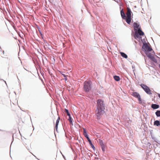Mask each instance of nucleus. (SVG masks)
Returning <instances> with one entry per match:
<instances>
[{
    "mask_svg": "<svg viewBox=\"0 0 160 160\" xmlns=\"http://www.w3.org/2000/svg\"><path fill=\"white\" fill-rule=\"evenodd\" d=\"M4 81V82H5V83L6 84V82L5 81Z\"/></svg>",
    "mask_w": 160,
    "mask_h": 160,
    "instance_id": "31",
    "label": "nucleus"
},
{
    "mask_svg": "<svg viewBox=\"0 0 160 160\" xmlns=\"http://www.w3.org/2000/svg\"><path fill=\"white\" fill-rule=\"evenodd\" d=\"M3 54H4V51H3Z\"/></svg>",
    "mask_w": 160,
    "mask_h": 160,
    "instance_id": "32",
    "label": "nucleus"
},
{
    "mask_svg": "<svg viewBox=\"0 0 160 160\" xmlns=\"http://www.w3.org/2000/svg\"><path fill=\"white\" fill-rule=\"evenodd\" d=\"M105 105L103 100L99 99L97 101V109L96 114L98 119H100V116L102 115L105 112Z\"/></svg>",
    "mask_w": 160,
    "mask_h": 160,
    "instance_id": "1",
    "label": "nucleus"
},
{
    "mask_svg": "<svg viewBox=\"0 0 160 160\" xmlns=\"http://www.w3.org/2000/svg\"><path fill=\"white\" fill-rule=\"evenodd\" d=\"M83 84L84 91L87 93L89 92L92 88V82L90 81H85Z\"/></svg>",
    "mask_w": 160,
    "mask_h": 160,
    "instance_id": "3",
    "label": "nucleus"
},
{
    "mask_svg": "<svg viewBox=\"0 0 160 160\" xmlns=\"http://www.w3.org/2000/svg\"><path fill=\"white\" fill-rule=\"evenodd\" d=\"M120 12H121V17H122V18L123 19L126 18V17L125 15V14L123 9H122L121 11Z\"/></svg>",
    "mask_w": 160,
    "mask_h": 160,
    "instance_id": "12",
    "label": "nucleus"
},
{
    "mask_svg": "<svg viewBox=\"0 0 160 160\" xmlns=\"http://www.w3.org/2000/svg\"><path fill=\"white\" fill-rule=\"evenodd\" d=\"M155 114L157 117H160V110H157L155 112Z\"/></svg>",
    "mask_w": 160,
    "mask_h": 160,
    "instance_id": "17",
    "label": "nucleus"
},
{
    "mask_svg": "<svg viewBox=\"0 0 160 160\" xmlns=\"http://www.w3.org/2000/svg\"><path fill=\"white\" fill-rule=\"evenodd\" d=\"M145 53L146 54L147 56L153 62H154L155 63H157V60L155 58V57L152 55L151 54L148 53L147 52H145Z\"/></svg>",
    "mask_w": 160,
    "mask_h": 160,
    "instance_id": "6",
    "label": "nucleus"
},
{
    "mask_svg": "<svg viewBox=\"0 0 160 160\" xmlns=\"http://www.w3.org/2000/svg\"><path fill=\"white\" fill-rule=\"evenodd\" d=\"M98 160H101V159H99Z\"/></svg>",
    "mask_w": 160,
    "mask_h": 160,
    "instance_id": "34",
    "label": "nucleus"
},
{
    "mask_svg": "<svg viewBox=\"0 0 160 160\" xmlns=\"http://www.w3.org/2000/svg\"><path fill=\"white\" fill-rule=\"evenodd\" d=\"M137 98L138 99V100L139 101V103H140V104L142 103V99L141 98L140 96L139 97H138Z\"/></svg>",
    "mask_w": 160,
    "mask_h": 160,
    "instance_id": "22",
    "label": "nucleus"
},
{
    "mask_svg": "<svg viewBox=\"0 0 160 160\" xmlns=\"http://www.w3.org/2000/svg\"><path fill=\"white\" fill-rule=\"evenodd\" d=\"M132 95L136 98H138L140 95L137 92H133L132 93Z\"/></svg>",
    "mask_w": 160,
    "mask_h": 160,
    "instance_id": "10",
    "label": "nucleus"
},
{
    "mask_svg": "<svg viewBox=\"0 0 160 160\" xmlns=\"http://www.w3.org/2000/svg\"><path fill=\"white\" fill-rule=\"evenodd\" d=\"M140 86L147 94L149 95L152 94L151 90L148 86L144 84H141Z\"/></svg>",
    "mask_w": 160,
    "mask_h": 160,
    "instance_id": "5",
    "label": "nucleus"
},
{
    "mask_svg": "<svg viewBox=\"0 0 160 160\" xmlns=\"http://www.w3.org/2000/svg\"><path fill=\"white\" fill-rule=\"evenodd\" d=\"M124 19L126 20V21L128 24H130L131 21V17H126V18Z\"/></svg>",
    "mask_w": 160,
    "mask_h": 160,
    "instance_id": "11",
    "label": "nucleus"
},
{
    "mask_svg": "<svg viewBox=\"0 0 160 160\" xmlns=\"http://www.w3.org/2000/svg\"><path fill=\"white\" fill-rule=\"evenodd\" d=\"M68 120L69 121L70 124L73 125V122H72V119L71 117V116L69 117V118L68 119Z\"/></svg>",
    "mask_w": 160,
    "mask_h": 160,
    "instance_id": "16",
    "label": "nucleus"
},
{
    "mask_svg": "<svg viewBox=\"0 0 160 160\" xmlns=\"http://www.w3.org/2000/svg\"><path fill=\"white\" fill-rule=\"evenodd\" d=\"M58 125H56L55 127V129L56 130L57 132H58Z\"/></svg>",
    "mask_w": 160,
    "mask_h": 160,
    "instance_id": "25",
    "label": "nucleus"
},
{
    "mask_svg": "<svg viewBox=\"0 0 160 160\" xmlns=\"http://www.w3.org/2000/svg\"><path fill=\"white\" fill-rule=\"evenodd\" d=\"M95 159H98V160L99 159V158L98 157H95Z\"/></svg>",
    "mask_w": 160,
    "mask_h": 160,
    "instance_id": "29",
    "label": "nucleus"
},
{
    "mask_svg": "<svg viewBox=\"0 0 160 160\" xmlns=\"http://www.w3.org/2000/svg\"><path fill=\"white\" fill-rule=\"evenodd\" d=\"M62 74V75L64 77H66V76H67V75H66L64 74H62V73H61Z\"/></svg>",
    "mask_w": 160,
    "mask_h": 160,
    "instance_id": "27",
    "label": "nucleus"
},
{
    "mask_svg": "<svg viewBox=\"0 0 160 160\" xmlns=\"http://www.w3.org/2000/svg\"><path fill=\"white\" fill-rule=\"evenodd\" d=\"M127 121H128V124H129L130 123L131 121V120H130V119H129V118H128V120H127Z\"/></svg>",
    "mask_w": 160,
    "mask_h": 160,
    "instance_id": "24",
    "label": "nucleus"
},
{
    "mask_svg": "<svg viewBox=\"0 0 160 160\" xmlns=\"http://www.w3.org/2000/svg\"><path fill=\"white\" fill-rule=\"evenodd\" d=\"M59 121H60V118H59V117H58V119H57V120L56 121V124H55L56 125H57V126L58 125V123H59Z\"/></svg>",
    "mask_w": 160,
    "mask_h": 160,
    "instance_id": "21",
    "label": "nucleus"
},
{
    "mask_svg": "<svg viewBox=\"0 0 160 160\" xmlns=\"http://www.w3.org/2000/svg\"><path fill=\"white\" fill-rule=\"evenodd\" d=\"M134 68V67H133V66L132 67V68Z\"/></svg>",
    "mask_w": 160,
    "mask_h": 160,
    "instance_id": "35",
    "label": "nucleus"
},
{
    "mask_svg": "<svg viewBox=\"0 0 160 160\" xmlns=\"http://www.w3.org/2000/svg\"><path fill=\"white\" fill-rule=\"evenodd\" d=\"M113 78L115 80L117 81H119L120 80V78L119 76L115 75L113 76Z\"/></svg>",
    "mask_w": 160,
    "mask_h": 160,
    "instance_id": "15",
    "label": "nucleus"
},
{
    "mask_svg": "<svg viewBox=\"0 0 160 160\" xmlns=\"http://www.w3.org/2000/svg\"><path fill=\"white\" fill-rule=\"evenodd\" d=\"M66 77H67V76H66V77H64V79L65 81H67V80Z\"/></svg>",
    "mask_w": 160,
    "mask_h": 160,
    "instance_id": "28",
    "label": "nucleus"
},
{
    "mask_svg": "<svg viewBox=\"0 0 160 160\" xmlns=\"http://www.w3.org/2000/svg\"><path fill=\"white\" fill-rule=\"evenodd\" d=\"M134 30L135 32L134 34V37L135 39L138 38L139 40L142 39V37L140 36H142L144 35V33L139 28V25L137 22H135L133 23Z\"/></svg>",
    "mask_w": 160,
    "mask_h": 160,
    "instance_id": "2",
    "label": "nucleus"
},
{
    "mask_svg": "<svg viewBox=\"0 0 160 160\" xmlns=\"http://www.w3.org/2000/svg\"><path fill=\"white\" fill-rule=\"evenodd\" d=\"M88 142H89V144L91 145V147L93 148V150H94L95 149V147L92 144V142H91V140L90 141H89Z\"/></svg>",
    "mask_w": 160,
    "mask_h": 160,
    "instance_id": "19",
    "label": "nucleus"
},
{
    "mask_svg": "<svg viewBox=\"0 0 160 160\" xmlns=\"http://www.w3.org/2000/svg\"><path fill=\"white\" fill-rule=\"evenodd\" d=\"M155 92L158 95V97L159 98H160V93H157L156 92Z\"/></svg>",
    "mask_w": 160,
    "mask_h": 160,
    "instance_id": "26",
    "label": "nucleus"
},
{
    "mask_svg": "<svg viewBox=\"0 0 160 160\" xmlns=\"http://www.w3.org/2000/svg\"><path fill=\"white\" fill-rule=\"evenodd\" d=\"M65 112L67 113V115L68 116V117L71 116V114L69 113V111L68 109H65Z\"/></svg>",
    "mask_w": 160,
    "mask_h": 160,
    "instance_id": "18",
    "label": "nucleus"
},
{
    "mask_svg": "<svg viewBox=\"0 0 160 160\" xmlns=\"http://www.w3.org/2000/svg\"><path fill=\"white\" fill-rule=\"evenodd\" d=\"M86 134H88L86 129L85 128H83V135L85 136Z\"/></svg>",
    "mask_w": 160,
    "mask_h": 160,
    "instance_id": "23",
    "label": "nucleus"
},
{
    "mask_svg": "<svg viewBox=\"0 0 160 160\" xmlns=\"http://www.w3.org/2000/svg\"><path fill=\"white\" fill-rule=\"evenodd\" d=\"M99 143L101 149L103 152L105 151V145L104 142L102 140H99Z\"/></svg>",
    "mask_w": 160,
    "mask_h": 160,
    "instance_id": "7",
    "label": "nucleus"
},
{
    "mask_svg": "<svg viewBox=\"0 0 160 160\" xmlns=\"http://www.w3.org/2000/svg\"><path fill=\"white\" fill-rule=\"evenodd\" d=\"M151 64H153L154 65V63H152Z\"/></svg>",
    "mask_w": 160,
    "mask_h": 160,
    "instance_id": "33",
    "label": "nucleus"
},
{
    "mask_svg": "<svg viewBox=\"0 0 160 160\" xmlns=\"http://www.w3.org/2000/svg\"><path fill=\"white\" fill-rule=\"evenodd\" d=\"M134 68V67H133V66L132 67V68Z\"/></svg>",
    "mask_w": 160,
    "mask_h": 160,
    "instance_id": "36",
    "label": "nucleus"
},
{
    "mask_svg": "<svg viewBox=\"0 0 160 160\" xmlns=\"http://www.w3.org/2000/svg\"><path fill=\"white\" fill-rule=\"evenodd\" d=\"M120 54L121 55L123 58H128V56L125 53L123 52H120Z\"/></svg>",
    "mask_w": 160,
    "mask_h": 160,
    "instance_id": "14",
    "label": "nucleus"
},
{
    "mask_svg": "<svg viewBox=\"0 0 160 160\" xmlns=\"http://www.w3.org/2000/svg\"><path fill=\"white\" fill-rule=\"evenodd\" d=\"M131 13L132 12L130 9L128 8H127V12L126 14L127 17H131Z\"/></svg>",
    "mask_w": 160,
    "mask_h": 160,
    "instance_id": "8",
    "label": "nucleus"
},
{
    "mask_svg": "<svg viewBox=\"0 0 160 160\" xmlns=\"http://www.w3.org/2000/svg\"><path fill=\"white\" fill-rule=\"evenodd\" d=\"M159 68L160 69V64H159Z\"/></svg>",
    "mask_w": 160,
    "mask_h": 160,
    "instance_id": "30",
    "label": "nucleus"
},
{
    "mask_svg": "<svg viewBox=\"0 0 160 160\" xmlns=\"http://www.w3.org/2000/svg\"><path fill=\"white\" fill-rule=\"evenodd\" d=\"M154 125H156L157 126H160V122L159 121L156 120L154 121Z\"/></svg>",
    "mask_w": 160,
    "mask_h": 160,
    "instance_id": "13",
    "label": "nucleus"
},
{
    "mask_svg": "<svg viewBox=\"0 0 160 160\" xmlns=\"http://www.w3.org/2000/svg\"><path fill=\"white\" fill-rule=\"evenodd\" d=\"M142 50L145 52H148L152 50V48L150 46H148L146 42L143 43V46L142 47Z\"/></svg>",
    "mask_w": 160,
    "mask_h": 160,
    "instance_id": "4",
    "label": "nucleus"
},
{
    "mask_svg": "<svg viewBox=\"0 0 160 160\" xmlns=\"http://www.w3.org/2000/svg\"><path fill=\"white\" fill-rule=\"evenodd\" d=\"M151 107L154 109H156L159 108V105L156 104H152L151 105Z\"/></svg>",
    "mask_w": 160,
    "mask_h": 160,
    "instance_id": "9",
    "label": "nucleus"
},
{
    "mask_svg": "<svg viewBox=\"0 0 160 160\" xmlns=\"http://www.w3.org/2000/svg\"><path fill=\"white\" fill-rule=\"evenodd\" d=\"M84 136L87 139L88 142H89L91 140L89 138L88 134H86V135H85Z\"/></svg>",
    "mask_w": 160,
    "mask_h": 160,
    "instance_id": "20",
    "label": "nucleus"
}]
</instances>
